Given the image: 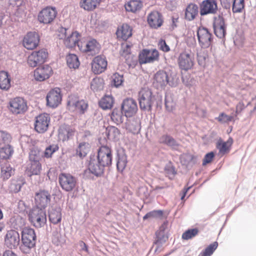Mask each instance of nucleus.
Returning a JSON list of instances; mask_svg holds the SVG:
<instances>
[{
    "instance_id": "1",
    "label": "nucleus",
    "mask_w": 256,
    "mask_h": 256,
    "mask_svg": "<svg viewBox=\"0 0 256 256\" xmlns=\"http://www.w3.org/2000/svg\"><path fill=\"white\" fill-rule=\"evenodd\" d=\"M36 236L33 228H24L22 231V244L20 246L21 251L24 254H29L36 244Z\"/></svg>"
},
{
    "instance_id": "2",
    "label": "nucleus",
    "mask_w": 256,
    "mask_h": 256,
    "mask_svg": "<svg viewBox=\"0 0 256 256\" xmlns=\"http://www.w3.org/2000/svg\"><path fill=\"white\" fill-rule=\"evenodd\" d=\"M29 220L36 228L44 227L46 223V215L44 208L38 206L34 208L30 212Z\"/></svg>"
},
{
    "instance_id": "3",
    "label": "nucleus",
    "mask_w": 256,
    "mask_h": 256,
    "mask_svg": "<svg viewBox=\"0 0 256 256\" xmlns=\"http://www.w3.org/2000/svg\"><path fill=\"white\" fill-rule=\"evenodd\" d=\"M138 100L141 110L151 111L155 98L150 90L148 88H142L138 92Z\"/></svg>"
},
{
    "instance_id": "4",
    "label": "nucleus",
    "mask_w": 256,
    "mask_h": 256,
    "mask_svg": "<svg viewBox=\"0 0 256 256\" xmlns=\"http://www.w3.org/2000/svg\"><path fill=\"white\" fill-rule=\"evenodd\" d=\"M68 29L62 28L60 31L58 38L60 39L64 40V42L66 46L72 48L76 46L80 47L79 44L80 34L77 32H72L69 36H66Z\"/></svg>"
},
{
    "instance_id": "5",
    "label": "nucleus",
    "mask_w": 256,
    "mask_h": 256,
    "mask_svg": "<svg viewBox=\"0 0 256 256\" xmlns=\"http://www.w3.org/2000/svg\"><path fill=\"white\" fill-rule=\"evenodd\" d=\"M194 62V55L190 50H185L180 53L178 58L180 68L186 71L191 69Z\"/></svg>"
},
{
    "instance_id": "6",
    "label": "nucleus",
    "mask_w": 256,
    "mask_h": 256,
    "mask_svg": "<svg viewBox=\"0 0 256 256\" xmlns=\"http://www.w3.org/2000/svg\"><path fill=\"white\" fill-rule=\"evenodd\" d=\"M58 182L62 189L67 192L72 191L77 184L76 178L67 173L60 174L58 176Z\"/></svg>"
},
{
    "instance_id": "7",
    "label": "nucleus",
    "mask_w": 256,
    "mask_h": 256,
    "mask_svg": "<svg viewBox=\"0 0 256 256\" xmlns=\"http://www.w3.org/2000/svg\"><path fill=\"white\" fill-rule=\"evenodd\" d=\"M48 57V52L46 49L34 51L28 57V64L30 66L34 68L44 63Z\"/></svg>"
},
{
    "instance_id": "8",
    "label": "nucleus",
    "mask_w": 256,
    "mask_h": 256,
    "mask_svg": "<svg viewBox=\"0 0 256 256\" xmlns=\"http://www.w3.org/2000/svg\"><path fill=\"white\" fill-rule=\"evenodd\" d=\"M154 84L157 88H162L168 84L171 86H176V82L174 79L170 80L166 72L161 70L158 71L154 76Z\"/></svg>"
},
{
    "instance_id": "9",
    "label": "nucleus",
    "mask_w": 256,
    "mask_h": 256,
    "mask_svg": "<svg viewBox=\"0 0 256 256\" xmlns=\"http://www.w3.org/2000/svg\"><path fill=\"white\" fill-rule=\"evenodd\" d=\"M58 12L55 7L46 6L43 8L38 14V20L45 24H50L56 18Z\"/></svg>"
},
{
    "instance_id": "10",
    "label": "nucleus",
    "mask_w": 256,
    "mask_h": 256,
    "mask_svg": "<svg viewBox=\"0 0 256 256\" xmlns=\"http://www.w3.org/2000/svg\"><path fill=\"white\" fill-rule=\"evenodd\" d=\"M197 36L200 45L202 48H206L211 46L213 36L207 28L199 27L197 30Z\"/></svg>"
},
{
    "instance_id": "11",
    "label": "nucleus",
    "mask_w": 256,
    "mask_h": 256,
    "mask_svg": "<svg viewBox=\"0 0 256 256\" xmlns=\"http://www.w3.org/2000/svg\"><path fill=\"white\" fill-rule=\"evenodd\" d=\"M159 58V52L156 49H144L138 54V62L140 64L152 63Z\"/></svg>"
},
{
    "instance_id": "12",
    "label": "nucleus",
    "mask_w": 256,
    "mask_h": 256,
    "mask_svg": "<svg viewBox=\"0 0 256 256\" xmlns=\"http://www.w3.org/2000/svg\"><path fill=\"white\" fill-rule=\"evenodd\" d=\"M112 151L108 146H101L98 150L96 159L106 167L110 166L112 162Z\"/></svg>"
},
{
    "instance_id": "13",
    "label": "nucleus",
    "mask_w": 256,
    "mask_h": 256,
    "mask_svg": "<svg viewBox=\"0 0 256 256\" xmlns=\"http://www.w3.org/2000/svg\"><path fill=\"white\" fill-rule=\"evenodd\" d=\"M213 28L215 35L218 38L223 39L226 34V24L224 18L220 15L214 18Z\"/></svg>"
},
{
    "instance_id": "14",
    "label": "nucleus",
    "mask_w": 256,
    "mask_h": 256,
    "mask_svg": "<svg viewBox=\"0 0 256 256\" xmlns=\"http://www.w3.org/2000/svg\"><path fill=\"white\" fill-rule=\"evenodd\" d=\"M34 200L36 206L45 209L50 202L51 195L47 190H40L35 194Z\"/></svg>"
},
{
    "instance_id": "15",
    "label": "nucleus",
    "mask_w": 256,
    "mask_h": 256,
    "mask_svg": "<svg viewBox=\"0 0 256 256\" xmlns=\"http://www.w3.org/2000/svg\"><path fill=\"white\" fill-rule=\"evenodd\" d=\"M27 108L26 102L22 98L17 97L10 102V110L14 114H22Z\"/></svg>"
},
{
    "instance_id": "16",
    "label": "nucleus",
    "mask_w": 256,
    "mask_h": 256,
    "mask_svg": "<svg viewBox=\"0 0 256 256\" xmlns=\"http://www.w3.org/2000/svg\"><path fill=\"white\" fill-rule=\"evenodd\" d=\"M121 109L126 118L132 117L138 110L137 103L135 100L128 98L124 100Z\"/></svg>"
},
{
    "instance_id": "17",
    "label": "nucleus",
    "mask_w": 256,
    "mask_h": 256,
    "mask_svg": "<svg viewBox=\"0 0 256 256\" xmlns=\"http://www.w3.org/2000/svg\"><path fill=\"white\" fill-rule=\"evenodd\" d=\"M50 122L49 114L44 113L36 118L35 130L38 133H44L47 130Z\"/></svg>"
},
{
    "instance_id": "18",
    "label": "nucleus",
    "mask_w": 256,
    "mask_h": 256,
    "mask_svg": "<svg viewBox=\"0 0 256 256\" xmlns=\"http://www.w3.org/2000/svg\"><path fill=\"white\" fill-rule=\"evenodd\" d=\"M19 233L15 230H8L4 236V244L9 248H16L19 245Z\"/></svg>"
},
{
    "instance_id": "19",
    "label": "nucleus",
    "mask_w": 256,
    "mask_h": 256,
    "mask_svg": "<svg viewBox=\"0 0 256 256\" xmlns=\"http://www.w3.org/2000/svg\"><path fill=\"white\" fill-rule=\"evenodd\" d=\"M218 10L216 0H204L200 4V12L202 16L208 14H216Z\"/></svg>"
},
{
    "instance_id": "20",
    "label": "nucleus",
    "mask_w": 256,
    "mask_h": 256,
    "mask_svg": "<svg viewBox=\"0 0 256 256\" xmlns=\"http://www.w3.org/2000/svg\"><path fill=\"white\" fill-rule=\"evenodd\" d=\"M61 91L59 88H55L50 90L46 96V104L51 108H56L62 100Z\"/></svg>"
},
{
    "instance_id": "21",
    "label": "nucleus",
    "mask_w": 256,
    "mask_h": 256,
    "mask_svg": "<svg viewBox=\"0 0 256 256\" xmlns=\"http://www.w3.org/2000/svg\"><path fill=\"white\" fill-rule=\"evenodd\" d=\"M39 42L38 34L35 32H30L24 37L23 45L28 50H33L38 46Z\"/></svg>"
},
{
    "instance_id": "22",
    "label": "nucleus",
    "mask_w": 256,
    "mask_h": 256,
    "mask_svg": "<svg viewBox=\"0 0 256 256\" xmlns=\"http://www.w3.org/2000/svg\"><path fill=\"white\" fill-rule=\"evenodd\" d=\"M52 74L51 66L48 64L43 65L36 68L34 72V77L36 80L42 82L48 78Z\"/></svg>"
},
{
    "instance_id": "23",
    "label": "nucleus",
    "mask_w": 256,
    "mask_h": 256,
    "mask_svg": "<svg viewBox=\"0 0 256 256\" xmlns=\"http://www.w3.org/2000/svg\"><path fill=\"white\" fill-rule=\"evenodd\" d=\"M108 63L105 58L98 56L94 58L92 64V72L96 74H100L104 72L106 67Z\"/></svg>"
},
{
    "instance_id": "24",
    "label": "nucleus",
    "mask_w": 256,
    "mask_h": 256,
    "mask_svg": "<svg viewBox=\"0 0 256 256\" xmlns=\"http://www.w3.org/2000/svg\"><path fill=\"white\" fill-rule=\"evenodd\" d=\"M106 168L97 159L90 158L88 168L92 174L97 177L100 176L104 174Z\"/></svg>"
},
{
    "instance_id": "25",
    "label": "nucleus",
    "mask_w": 256,
    "mask_h": 256,
    "mask_svg": "<svg viewBox=\"0 0 256 256\" xmlns=\"http://www.w3.org/2000/svg\"><path fill=\"white\" fill-rule=\"evenodd\" d=\"M148 22L150 26L154 28H158L163 23L162 14L156 11H154L150 14L147 18Z\"/></svg>"
},
{
    "instance_id": "26",
    "label": "nucleus",
    "mask_w": 256,
    "mask_h": 256,
    "mask_svg": "<svg viewBox=\"0 0 256 256\" xmlns=\"http://www.w3.org/2000/svg\"><path fill=\"white\" fill-rule=\"evenodd\" d=\"M160 144L166 145L174 150H178L180 144L171 136L165 134L162 136L158 140Z\"/></svg>"
},
{
    "instance_id": "27",
    "label": "nucleus",
    "mask_w": 256,
    "mask_h": 256,
    "mask_svg": "<svg viewBox=\"0 0 256 256\" xmlns=\"http://www.w3.org/2000/svg\"><path fill=\"white\" fill-rule=\"evenodd\" d=\"M116 167L118 171L122 172L126 166L127 157L125 150L120 148L116 152Z\"/></svg>"
},
{
    "instance_id": "28",
    "label": "nucleus",
    "mask_w": 256,
    "mask_h": 256,
    "mask_svg": "<svg viewBox=\"0 0 256 256\" xmlns=\"http://www.w3.org/2000/svg\"><path fill=\"white\" fill-rule=\"evenodd\" d=\"M126 129L132 134H138L140 130V120L138 118H130L125 123Z\"/></svg>"
},
{
    "instance_id": "29",
    "label": "nucleus",
    "mask_w": 256,
    "mask_h": 256,
    "mask_svg": "<svg viewBox=\"0 0 256 256\" xmlns=\"http://www.w3.org/2000/svg\"><path fill=\"white\" fill-rule=\"evenodd\" d=\"M117 36L123 40H127L132 35V28L128 24H124L118 28Z\"/></svg>"
},
{
    "instance_id": "30",
    "label": "nucleus",
    "mask_w": 256,
    "mask_h": 256,
    "mask_svg": "<svg viewBox=\"0 0 256 256\" xmlns=\"http://www.w3.org/2000/svg\"><path fill=\"white\" fill-rule=\"evenodd\" d=\"M50 221L56 224L60 222L62 220L61 208L59 206H52L48 210Z\"/></svg>"
},
{
    "instance_id": "31",
    "label": "nucleus",
    "mask_w": 256,
    "mask_h": 256,
    "mask_svg": "<svg viewBox=\"0 0 256 256\" xmlns=\"http://www.w3.org/2000/svg\"><path fill=\"white\" fill-rule=\"evenodd\" d=\"M199 8L197 4L191 3L186 8L185 10V19L188 21L194 20L198 15Z\"/></svg>"
},
{
    "instance_id": "32",
    "label": "nucleus",
    "mask_w": 256,
    "mask_h": 256,
    "mask_svg": "<svg viewBox=\"0 0 256 256\" xmlns=\"http://www.w3.org/2000/svg\"><path fill=\"white\" fill-rule=\"evenodd\" d=\"M101 0H80V6L86 10L92 11L100 4Z\"/></svg>"
},
{
    "instance_id": "33",
    "label": "nucleus",
    "mask_w": 256,
    "mask_h": 256,
    "mask_svg": "<svg viewBox=\"0 0 256 256\" xmlns=\"http://www.w3.org/2000/svg\"><path fill=\"white\" fill-rule=\"evenodd\" d=\"M85 47L86 48L84 50L85 52H90L92 55L98 53L100 50V45L94 39L88 41L86 44Z\"/></svg>"
},
{
    "instance_id": "34",
    "label": "nucleus",
    "mask_w": 256,
    "mask_h": 256,
    "mask_svg": "<svg viewBox=\"0 0 256 256\" xmlns=\"http://www.w3.org/2000/svg\"><path fill=\"white\" fill-rule=\"evenodd\" d=\"M10 87V78L8 74L4 71L0 72V88L3 90H8Z\"/></svg>"
},
{
    "instance_id": "35",
    "label": "nucleus",
    "mask_w": 256,
    "mask_h": 256,
    "mask_svg": "<svg viewBox=\"0 0 256 256\" xmlns=\"http://www.w3.org/2000/svg\"><path fill=\"white\" fill-rule=\"evenodd\" d=\"M42 170V166L39 162H30L26 168L27 172L31 175L39 174Z\"/></svg>"
},
{
    "instance_id": "36",
    "label": "nucleus",
    "mask_w": 256,
    "mask_h": 256,
    "mask_svg": "<svg viewBox=\"0 0 256 256\" xmlns=\"http://www.w3.org/2000/svg\"><path fill=\"white\" fill-rule=\"evenodd\" d=\"M124 114L122 109L114 108L110 114L112 120L117 125L122 124L124 120Z\"/></svg>"
},
{
    "instance_id": "37",
    "label": "nucleus",
    "mask_w": 256,
    "mask_h": 256,
    "mask_svg": "<svg viewBox=\"0 0 256 256\" xmlns=\"http://www.w3.org/2000/svg\"><path fill=\"white\" fill-rule=\"evenodd\" d=\"M69 106H73L76 110H79L80 113L84 114L87 109L88 104L84 100L74 101L69 100L68 102Z\"/></svg>"
},
{
    "instance_id": "38",
    "label": "nucleus",
    "mask_w": 256,
    "mask_h": 256,
    "mask_svg": "<svg viewBox=\"0 0 256 256\" xmlns=\"http://www.w3.org/2000/svg\"><path fill=\"white\" fill-rule=\"evenodd\" d=\"M114 100L112 96H105L99 102L100 106L103 110L110 109L114 104Z\"/></svg>"
},
{
    "instance_id": "39",
    "label": "nucleus",
    "mask_w": 256,
    "mask_h": 256,
    "mask_svg": "<svg viewBox=\"0 0 256 256\" xmlns=\"http://www.w3.org/2000/svg\"><path fill=\"white\" fill-rule=\"evenodd\" d=\"M43 156V152L38 148L33 147L29 154L30 162H39Z\"/></svg>"
},
{
    "instance_id": "40",
    "label": "nucleus",
    "mask_w": 256,
    "mask_h": 256,
    "mask_svg": "<svg viewBox=\"0 0 256 256\" xmlns=\"http://www.w3.org/2000/svg\"><path fill=\"white\" fill-rule=\"evenodd\" d=\"M142 4L140 0H131L126 5V11L134 12L139 10L142 7Z\"/></svg>"
},
{
    "instance_id": "41",
    "label": "nucleus",
    "mask_w": 256,
    "mask_h": 256,
    "mask_svg": "<svg viewBox=\"0 0 256 256\" xmlns=\"http://www.w3.org/2000/svg\"><path fill=\"white\" fill-rule=\"evenodd\" d=\"M89 150L90 144L88 142H80L76 150V154L80 158H83L86 156Z\"/></svg>"
},
{
    "instance_id": "42",
    "label": "nucleus",
    "mask_w": 256,
    "mask_h": 256,
    "mask_svg": "<svg viewBox=\"0 0 256 256\" xmlns=\"http://www.w3.org/2000/svg\"><path fill=\"white\" fill-rule=\"evenodd\" d=\"M66 64L70 68L76 69L80 66L78 57L74 54H69L66 56Z\"/></svg>"
},
{
    "instance_id": "43",
    "label": "nucleus",
    "mask_w": 256,
    "mask_h": 256,
    "mask_svg": "<svg viewBox=\"0 0 256 256\" xmlns=\"http://www.w3.org/2000/svg\"><path fill=\"white\" fill-rule=\"evenodd\" d=\"M106 134L108 140H114L118 138L120 131L116 126H110L106 128Z\"/></svg>"
},
{
    "instance_id": "44",
    "label": "nucleus",
    "mask_w": 256,
    "mask_h": 256,
    "mask_svg": "<svg viewBox=\"0 0 256 256\" xmlns=\"http://www.w3.org/2000/svg\"><path fill=\"white\" fill-rule=\"evenodd\" d=\"M13 150L10 144L2 146L0 148V159H8L13 153Z\"/></svg>"
},
{
    "instance_id": "45",
    "label": "nucleus",
    "mask_w": 256,
    "mask_h": 256,
    "mask_svg": "<svg viewBox=\"0 0 256 256\" xmlns=\"http://www.w3.org/2000/svg\"><path fill=\"white\" fill-rule=\"evenodd\" d=\"M14 170L9 164H4L1 168V176L4 180L9 178L14 173Z\"/></svg>"
},
{
    "instance_id": "46",
    "label": "nucleus",
    "mask_w": 256,
    "mask_h": 256,
    "mask_svg": "<svg viewBox=\"0 0 256 256\" xmlns=\"http://www.w3.org/2000/svg\"><path fill=\"white\" fill-rule=\"evenodd\" d=\"M156 240L154 242V244L157 246L155 250L156 252L162 245L168 240V237L166 236L164 233L162 232H156Z\"/></svg>"
},
{
    "instance_id": "47",
    "label": "nucleus",
    "mask_w": 256,
    "mask_h": 256,
    "mask_svg": "<svg viewBox=\"0 0 256 256\" xmlns=\"http://www.w3.org/2000/svg\"><path fill=\"white\" fill-rule=\"evenodd\" d=\"M12 137L8 132L0 130V147L8 146L11 142Z\"/></svg>"
},
{
    "instance_id": "48",
    "label": "nucleus",
    "mask_w": 256,
    "mask_h": 256,
    "mask_svg": "<svg viewBox=\"0 0 256 256\" xmlns=\"http://www.w3.org/2000/svg\"><path fill=\"white\" fill-rule=\"evenodd\" d=\"M10 4L13 7L16 8V10L15 12V15L16 16H22L24 12L23 10H22L20 7L22 6L23 2L22 0H10Z\"/></svg>"
},
{
    "instance_id": "49",
    "label": "nucleus",
    "mask_w": 256,
    "mask_h": 256,
    "mask_svg": "<svg viewBox=\"0 0 256 256\" xmlns=\"http://www.w3.org/2000/svg\"><path fill=\"white\" fill-rule=\"evenodd\" d=\"M218 246V243L214 242L210 244L198 256H210L216 249Z\"/></svg>"
},
{
    "instance_id": "50",
    "label": "nucleus",
    "mask_w": 256,
    "mask_h": 256,
    "mask_svg": "<svg viewBox=\"0 0 256 256\" xmlns=\"http://www.w3.org/2000/svg\"><path fill=\"white\" fill-rule=\"evenodd\" d=\"M22 186V182L18 180H11L9 186V189L10 192L14 193L18 192Z\"/></svg>"
},
{
    "instance_id": "51",
    "label": "nucleus",
    "mask_w": 256,
    "mask_h": 256,
    "mask_svg": "<svg viewBox=\"0 0 256 256\" xmlns=\"http://www.w3.org/2000/svg\"><path fill=\"white\" fill-rule=\"evenodd\" d=\"M198 233V230L197 228L189 229L182 234V238L188 240L196 236Z\"/></svg>"
},
{
    "instance_id": "52",
    "label": "nucleus",
    "mask_w": 256,
    "mask_h": 256,
    "mask_svg": "<svg viewBox=\"0 0 256 256\" xmlns=\"http://www.w3.org/2000/svg\"><path fill=\"white\" fill-rule=\"evenodd\" d=\"M58 146L56 144H52L46 147L44 152H43V155L45 158H49L52 157V154L58 150Z\"/></svg>"
},
{
    "instance_id": "53",
    "label": "nucleus",
    "mask_w": 256,
    "mask_h": 256,
    "mask_svg": "<svg viewBox=\"0 0 256 256\" xmlns=\"http://www.w3.org/2000/svg\"><path fill=\"white\" fill-rule=\"evenodd\" d=\"M234 117L227 115L224 112L220 113L218 117L215 118L218 122L221 124L228 123L232 120Z\"/></svg>"
},
{
    "instance_id": "54",
    "label": "nucleus",
    "mask_w": 256,
    "mask_h": 256,
    "mask_svg": "<svg viewBox=\"0 0 256 256\" xmlns=\"http://www.w3.org/2000/svg\"><path fill=\"white\" fill-rule=\"evenodd\" d=\"M232 2V11L234 12H240L244 7V0H233Z\"/></svg>"
},
{
    "instance_id": "55",
    "label": "nucleus",
    "mask_w": 256,
    "mask_h": 256,
    "mask_svg": "<svg viewBox=\"0 0 256 256\" xmlns=\"http://www.w3.org/2000/svg\"><path fill=\"white\" fill-rule=\"evenodd\" d=\"M103 87V80L101 78H94L91 82V88L94 90H101Z\"/></svg>"
},
{
    "instance_id": "56",
    "label": "nucleus",
    "mask_w": 256,
    "mask_h": 256,
    "mask_svg": "<svg viewBox=\"0 0 256 256\" xmlns=\"http://www.w3.org/2000/svg\"><path fill=\"white\" fill-rule=\"evenodd\" d=\"M112 84L113 85L116 87L118 88L124 82V78L122 75H120L118 73H116L113 74L112 76Z\"/></svg>"
},
{
    "instance_id": "57",
    "label": "nucleus",
    "mask_w": 256,
    "mask_h": 256,
    "mask_svg": "<svg viewBox=\"0 0 256 256\" xmlns=\"http://www.w3.org/2000/svg\"><path fill=\"white\" fill-rule=\"evenodd\" d=\"M165 106L166 110L168 111L172 110L174 104L172 100L171 96L168 94H166L165 96Z\"/></svg>"
},
{
    "instance_id": "58",
    "label": "nucleus",
    "mask_w": 256,
    "mask_h": 256,
    "mask_svg": "<svg viewBox=\"0 0 256 256\" xmlns=\"http://www.w3.org/2000/svg\"><path fill=\"white\" fill-rule=\"evenodd\" d=\"M208 58V56L206 53L200 52L198 54V64L200 66H204Z\"/></svg>"
},
{
    "instance_id": "59",
    "label": "nucleus",
    "mask_w": 256,
    "mask_h": 256,
    "mask_svg": "<svg viewBox=\"0 0 256 256\" xmlns=\"http://www.w3.org/2000/svg\"><path fill=\"white\" fill-rule=\"evenodd\" d=\"M216 148L220 153L224 154L228 149L226 142H219L217 144Z\"/></svg>"
},
{
    "instance_id": "60",
    "label": "nucleus",
    "mask_w": 256,
    "mask_h": 256,
    "mask_svg": "<svg viewBox=\"0 0 256 256\" xmlns=\"http://www.w3.org/2000/svg\"><path fill=\"white\" fill-rule=\"evenodd\" d=\"M63 133L66 136V138L68 140L74 136L75 130L74 128H72L69 126H66L64 130Z\"/></svg>"
},
{
    "instance_id": "61",
    "label": "nucleus",
    "mask_w": 256,
    "mask_h": 256,
    "mask_svg": "<svg viewBox=\"0 0 256 256\" xmlns=\"http://www.w3.org/2000/svg\"><path fill=\"white\" fill-rule=\"evenodd\" d=\"M214 154L212 152L206 154L203 160L202 165L204 166L206 164L210 162L214 158Z\"/></svg>"
},
{
    "instance_id": "62",
    "label": "nucleus",
    "mask_w": 256,
    "mask_h": 256,
    "mask_svg": "<svg viewBox=\"0 0 256 256\" xmlns=\"http://www.w3.org/2000/svg\"><path fill=\"white\" fill-rule=\"evenodd\" d=\"M150 218H160L163 215V211L162 210H154L148 212Z\"/></svg>"
},
{
    "instance_id": "63",
    "label": "nucleus",
    "mask_w": 256,
    "mask_h": 256,
    "mask_svg": "<svg viewBox=\"0 0 256 256\" xmlns=\"http://www.w3.org/2000/svg\"><path fill=\"white\" fill-rule=\"evenodd\" d=\"M160 48L164 52H168L170 50V47L166 44L165 40H161L158 44Z\"/></svg>"
},
{
    "instance_id": "64",
    "label": "nucleus",
    "mask_w": 256,
    "mask_h": 256,
    "mask_svg": "<svg viewBox=\"0 0 256 256\" xmlns=\"http://www.w3.org/2000/svg\"><path fill=\"white\" fill-rule=\"evenodd\" d=\"M246 108V106L244 105V102L242 101L240 102L236 106L235 116H236L237 115L241 112Z\"/></svg>"
}]
</instances>
